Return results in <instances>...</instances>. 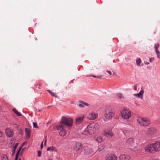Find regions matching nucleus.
<instances>
[{
    "label": "nucleus",
    "mask_w": 160,
    "mask_h": 160,
    "mask_svg": "<svg viewBox=\"0 0 160 160\" xmlns=\"http://www.w3.org/2000/svg\"><path fill=\"white\" fill-rule=\"evenodd\" d=\"M99 128V125L96 123H90L87 127L85 131L90 134H92L95 133Z\"/></svg>",
    "instance_id": "obj_1"
},
{
    "label": "nucleus",
    "mask_w": 160,
    "mask_h": 160,
    "mask_svg": "<svg viewBox=\"0 0 160 160\" xmlns=\"http://www.w3.org/2000/svg\"><path fill=\"white\" fill-rule=\"evenodd\" d=\"M105 117L108 119H110L115 115V112L114 109L111 107H109L107 108L105 111Z\"/></svg>",
    "instance_id": "obj_2"
},
{
    "label": "nucleus",
    "mask_w": 160,
    "mask_h": 160,
    "mask_svg": "<svg viewBox=\"0 0 160 160\" xmlns=\"http://www.w3.org/2000/svg\"><path fill=\"white\" fill-rule=\"evenodd\" d=\"M73 122V120L72 118L62 117L60 121L61 124H63L65 126L70 127L72 126Z\"/></svg>",
    "instance_id": "obj_3"
},
{
    "label": "nucleus",
    "mask_w": 160,
    "mask_h": 160,
    "mask_svg": "<svg viewBox=\"0 0 160 160\" xmlns=\"http://www.w3.org/2000/svg\"><path fill=\"white\" fill-rule=\"evenodd\" d=\"M137 122L141 126L146 127L150 123V121L147 118L138 117L137 119Z\"/></svg>",
    "instance_id": "obj_4"
},
{
    "label": "nucleus",
    "mask_w": 160,
    "mask_h": 160,
    "mask_svg": "<svg viewBox=\"0 0 160 160\" xmlns=\"http://www.w3.org/2000/svg\"><path fill=\"white\" fill-rule=\"evenodd\" d=\"M121 114L122 118L126 119H129L131 116V112L128 109L126 108L122 110Z\"/></svg>",
    "instance_id": "obj_5"
},
{
    "label": "nucleus",
    "mask_w": 160,
    "mask_h": 160,
    "mask_svg": "<svg viewBox=\"0 0 160 160\" xmlns=\"http://www.w3.org/2000/svg\"><path fill=\"white\" fill-rule=\"evenodd\" d=\"M154 149V143L148 145L145 148V151L147 152L153 153L155 152Z\"/></svg>",
    "instance_id": "obj_6"
},
{
    "label": "nucleus",
    "mask_w": 160,
    "mask_h": 160,
    "mask_svg": "<svg viewBox=\"0 0 160 160\" xmlns=\"http://www.w3.org/2000/svg\"><path fill=\"white\" fill-rule=\"evenodd\" d=\"M82 145L80 142H77L73 146V149L76 152L78 151L82 148Z\"/></svg>",
    "instance_id": "obj_7"
},
{
    "label": "nucleus",
    "mask_w": 160,
    "mask_h": 160,
    "mask_svg": "<svg viewBox=\"0 0 160 160\" xmlns=\"http://www.w3.org/2000/svg\"><path fill=\"white\" fill-rule=\"evenodd\" d=\"M98 117V114L95 112L90 113L88 117V118L90 120H95Z\"/></svg>",
    "instance_id": "obj_8"
},
{
    "label": "nucleus",
    "mask_w": 160,
    "mask_h": 160,
    "mask_svg": "<svg viewBox=\"0 0 160 160\" xmlns=\"http://www.w3.org/2000/svg\"><path fill=\"white\" fill-rule=\"evenodd\" d=\"M104 135L108 138H112L114 134L112 130H109L106 131L104 132Z\"/></svg>",
    "instance_id": "obj_9"
},
{
    "label": "nucleus",
    "mask_w": 160,
    "mask_h": 160,
    "mask_svg": "<svg viewBox=\"0 0 160 160\" xmlns=\"http://www.w3.org/2000/svg\"><path fill=\"white\" fill-rule=\"evenodd\" d=\"M116 156L112 154L108 155L106 157V160H117Z\"/></svg>",
    "instance_id": "obj_10"
},
{
    "label": "nucleus",
    "mask_w": 160,
    "mask_h": 160,
    "mask_svg": "<svg viewBox=\"0 0 160 160\" xmlns=\"http://www.w3.org/2000/svg\"><path fill=\"white\" fill-rule=\"evenodd\" d=\"M5 132L8 137H12L13 136V131L9 128H7L6 129Z\"/></svg>",
    "instance_id": "obj_11"
},
{
    "label": "nucleus",
    "mask_w": 160,
    "mask_h": 160,
    "mask_svg": "<svg viewBox=\"0 0 160 160\" xmlns=\"http://www.w3.org/2000/svg\"><path fill=\"white\" fill-rule=\"evenodd\" d=\"M25 135L26 138L27 139L30 138L31 136V131L28 128H25Z\"/></svg>",
    "instance_id": "obj_12"
},
{
    "label": "nucleus",
    "mask_w": 160,
    "mask_h": 160,
    "mask_svg": "<svg viewBox=\"0 0 160 160\" xmlns=\"http://www.w3.org/2000/svg\"><path fill=\"white\" fill-rule=\"evenodd\" d=\"M84 118V116H82L76 118V123L77 124H80L82 122Z\"/></svg>",
    "instance_id": "obj_13"
},
{
    "label": "nucleus",
    "mask_w": 160,
    "mask_h": 160,
    "mask_svg": "<svg viewBox=\"0 0 160 160\" xmlns=\"http://www.w3.org/2000/svg\"><path fill=\"white\" fill-rule=\"evenodd\" d=\"M155 152L160 151V142H155L154 143Z\"/></svg>",
    "instance_id": "obj_14"
},
{
    "label": "nucleus",
    "mask_w": 160,
    "mask_h": 160,
    "mask_svg": "<svg viewBox=\"0 0 160 160\" xmlns=\"http://www.w3.org/2000/svg\"><path fill=\"white\" fill-rule=\"evenodd\" d=\"M156 132V129L154 128H151L148 129L147 133L148 134L152 135Z\"/></svg>",
    "instance_id": "obj_15"
},
{
    "label": "nucleus",
    "mask_w": 160,
    "mask_h": 160,
    "mask_svg": "<svg viewBox=\"0 0 160 160\" xmlns=\"http://www.w3.org/2000/svg\"><path fill=\"white\" fill-rule=\"evenodd\" d=\"M130 157L128 155L122 154L119 157V160H129Z\"/></svg>",
    "instance_id": "obj_16"
},
{
    "label": "nucleus",
    "mask_w": 160,
    "mask_h": 160,
    "mask_svg": "<svg viewBox=\"0 0 160 160\" xmlns=\"http://www.w3.org/2000/svg\"><path fill=\"white\" fill-rule=\"evenodd\" d=\"M126 143L127 144L132 146L134 144V140L133 138H129L127 139Z\"/></svg>",
    "instance_id": "obj_17"
},
{
    "label": "nucleus",
    "mask_w": 160,
    "mask_h": 160,
    "mask_svg": "<svg viewBox=\"0 0 160 160\" xmlns=\"http://www.w3.org/2000/svg\"><path fill=\"white\" fill-rule=\"evenodd\" d=\"M60 124L59 125H56V128L58 130H62L64 129L65 128V125L63 124Z\"/></svg>",
    "instance_id": "obj_18"
},
{
    "label": "nucleus",
    "mask_w": 160,
    "mask_h": 160,
    "mask_svg": "<svg viewBox=\"0 0 160 160\" xmlns=\"http://www.w3.org/2000/svg\"><path fill=\"white\" fill-rule=\"evenodd\" d=\"M144 93V91L143 90H141L140 92L138 94H134V95L136 97L142 98V95Z\"/></svg>",
    "instance_id": "obj_19"
},
{
    "label": "nucleus",
    "mask_w": 160,
    "mask_h": 160,
    "mask_svg": "<svg viewBox=\"0 0 160 160\" xmlns=\"http://www.w3.org/2000/svg\"><path fill=\"white\" fill-rule=\"evenodd\" d=\"M47 151H54L57 152V150L53 147H50L48 148Z\"/></svg>",
    "instance_id": "obj_20"
},
{
    "label": "nucleus",
    "mask_w": 160,
    "mask_h": 160,
    "mask_svg": "<svg viewBox=\"0 0 160 160\" xmlns=\"http://www.w3.org/2000/svg\"><path fill=\"white\" fill-rule=\"evenodd\" d=\"M95 139L96 141L98 142H101L102 141V138L100 137H96L95 138Z\"/></svg>",
    "instance_id": "obj_21"
},
{
    "label": "nucleus",
    "mask_w": 160,
    "mask_h": 160,
    "mask_svg": "<svg viewBox=\"0 0 160 160\" xmlns=\"http://www.w3.org/2000/svg\"><path fill=\"white\" fill-rule=\"evenodd\" d=\"M12 111L14 112L18 116H21L22 115L19 112H18V111H17L16 109L15 108H13L12 109Z\"/></svg>",
    "instance_id": "obj_22"
},
{
    "label": "nucleus",
    "mask_w": 160,
    "mask_h": 160,
    "mask_svg": "<svg viewBox=\"0 0 160 160\" xmlns=\"http://www.w3.org/2000/svg\"><path fill=\"white\" fill-rule=\"evenodd\" d=\"M59 134L61 136H64L66 134V131L65 130H61L59 132Z\"/></svg>",
    "instance_id": "obj_23"
},
{
    "label": "nucleus",
    "mask_w": 160,
    "mask_h": 160,
    "mask_svg": "<svg viewBox=\"0 0 160 160\" xmlns=\"http://www.w3.org/2000/svg\"><path fill=\"white\" fill-rule=\"evenodd\" d=\"M159 47V44L157 43L155 45L154 48L155 50V52H158V48Z\"/></svg>",
    "instance_id": "obj_24"
},
{
    "label": "nucleus",
    "mask_w": 160,
    "mask_h": 160,
    "mask_svg": "<svg viewBox=\"0 0 160 160\" xmlns=\"http://www.w3.org/2000/svg\"><path fill=\"white\" fill-rule=\"evenodd\" d=\"M2 160H8V157L6 155L3 154L2 155Z\"/></svg>",
    "instance_id": "obj_25"
},
{
    "label": "nucleus",
    "mask_w": 160,
    "mask_h": 160,
    "mask_svg": "<svg viewBox=\"0 0 160 160\" xmlns=\"http://www.w3.org/2000/svg\"><path fill=\"white\" fill-rule=\"evenodd\" d=\"M141 59L140 58H138L136 60V63L139 66V64L141 63Z\"/></svg>",
    "instance_id": "obj_26"
},
{
    "label": "nucleus",
    "mask_w": 160,
    "mask_h": 160,
    "mask_svg": "<svg viewBox=\"0 0 160 160\" xmlns=\"http://www.w3.org/2000/svg\"><path fill=\"white\" fill-rule=\"evenodd\" d=\"M117 95L118 96V97L119 98H120V99L124 98V97H123L122 95V93H117Z\"/></svg>",
    "instance_id": "obj_27"
},
{
    "label": "nucleus",
    "mask_w": 160,
    "mask_h": 160,
    "mask_svg": "<svg viewBox=\"0 0 160 160\" xmlns=\"http://www.w3.org/2000/svg\"><path fill=\"white\" fill-rule=\"evenodd\" d=\"M82 104H80L79 105V106L80 107H83L84 106L83 105H88V104L87 103H86L85 102H82Z\"/></svg>",
    "instance_id": "obj_28"
},
{
    "label": "nucleus",
    "mask_w": 160,
    "mask_h": 160,
    "mask_svg": "<svg viewBox=\"0 0 160 160\" xmlns=\"http://www.w3.org/2000/svg\"><path fill=\"white\" fill-rule=\"evenodd\" d=\"M113 72L112 71V72H111L110 71H108L107 72V73H109L110 75H111L112 73H113V75H116V74H115L114 72Z\"/></svg>",
    "instance_id": "obj_29"
},
{
    "label": "nucleus",
    "mask_w": 160,
    "mask_h": 160,
    "mask_svg": "<svg viewBox=\"0 0 160 160\" xmlns=\"http://www.w3.org/2000/svg\"><path fill=\"white\" fill-rule=\"evenodd\" d=\"M91 76H92V77H93V78H100V79H101L102 78V76H95V75H94Z\"/></svg>",
    "instance_id": "obj_30"
},
{
    "label": "nucleus",
    "mask_w": 160,
    "mask_h": 160,
    "mask_svg": "<svg viewBox=\"0 0 160 160\" xmlns=\"http://www.w3.org/2000/svg\"><path fill=\"white\" fill-rule=\"evenodd\" d=\"M158 58H160V52L158 51V52H155Z\"/></svg>",
    "instance_id": "obj_31"
},
{
    "label": "nucleus",
    "mask_w": 160,
    "mask_h": 160,
    "mask_svg": "<svg viewBox=\"0 0 160 160\" xmlns=\"http://www.w3.org/2000/svg\"><path fill=\"white\" fill-rule=\"evenodd\" d=\"M33 127L34 128H38V126H37V123H36L33 122Z\"/></svg>",
    "instance_id": "obj_32"
},
{
    "label": "nucleus",
    "mask_w": 160,
    "mask_h": 160,
    "mask_svg": "<svg viewBox=\"0 0 160 160\" xmlns=\"http://www.w3.org/2000/svg\"><path fill=\"white\" fill-rule=\"evenodd\" d=\"M21 148H20L18 150V152H17L16 153V155L18 156V155L20 153V152L21 150Z\"/></svg>",
    "instance_id": "obj_33"
},
{
    "label": "nucleus",
    "mask_w": 160,
    "mask_h": 160,
    "mask_svg": "<svg viewBox=\"0 0 160 160\" xmlns=\"http://www.w3.org/2000/svg\"><path fill=\"white\" fill-rule=\"evenodd\" d=\"M104 148V146H102V148H99L98 149V151L99 152H100L102 149H103Z\"/></svg>",
    "instance_id": "obj_34"
},
{
    "label": "nucleus",
    "mask_w": 160,
    "mask_h": 160,
    "mask_svg": "<svg viewBox=\"0 0 160 160\" xmlns=\"http://www.w3.org/2000/svg\"><path fill=\"white\" fill-rule=\"evenodd\" d=\"M38 157H40L41 155V152L40 151H38Z\"/></svg>",
    "instance_id": "obj_35"
},
{
    "label": "nucleus",
    "mask_w": 160,
    "mask_h": 160,
    "mask_svg": "<svg viewBox=\"0 0 160 160\" xmlns=\"http://www.w3.org/2000/svg\"><path fill=\"white\" fill-rule=\"evenodd\" d=\"M18 143H16V144H15V145L13 149H15V150H16V148H17V146H18Z\"/></svg>",
    "instance_id": "obj_36"
},
{
    "label": "nucleus",
    "mask_w": 160,
    "mask_h": 160,
    "mask_svg": "<svg viewBox=\"0 0 160 160\" xmlns=\"http://www.w3.org/2000/svg\"><path fill=\"white\" fill-rule=\"evenodd\" d=\"M15 149H13L12 151V156L14 155L15 154Z\"/></svg>",
    "instance_id": "obj_37"
},
{
    "label": "nucleus",
    "mask_w": 160,
    "mask_h": 160,
    "mask_svg": "<svg viewBox=\"0 0 160 160\" xmlns=\"http://www.w3.org/2000/svg\"><path fill=\"white\" fill-rule=\"evenodd\" d=\"M27 142H24L22 144V146H21V148H22L23 147V146H24V145H25L26 144H27Z\"/></svg>",
    "instance_id": "obj_38"
},
{
    "label": "nucleus",
    "mask_w": 160,
    "mask_h": 160,
    "mask_svg": "<svg viewBox=\"0 0 160 160\" xmlns=\"http://www.w3.org/2000/svg\"><path fill=\"white\" fill-rule=\"evenodd\" d=\"M51 94L52 96H53L54 97H57V96L56 95H55V94L54 93H53V92H52V93H51Z\"/></svg>",
    "instance_id": "obj_39"
},
{
    "label": "nucleus",
    "mask_w": 160,
    "mask_h": 160,
    "mask_svg": "<svg viewBox=\"0 0 160 160\" xmlns=\"http://www.w3.org/2000/svg\"><path fill=\"white\" fill-rule=\"evenodd\" d=\"M3 133L2 132L0 131V138L2 136Z\"/></svg>",
    "instance_id": "obj_40"
},
{
    "label": "nucleus",
    "mask_w": 160,
    "mask_h": 160,
    "mask_svg": "<svg viewBox=\"0 0 160 160\" xmlns=\"http://www.w3.org/2000/svg\"><path fill=\"white\" fill-rule=\"evenodd\" d=\"M134 89L135 90H137V86L135 85L134 86Z\"/></svg>",
    "instance_id": "obj_41"
},
{
    "label": "nucleus",
    "mask_w": 160,
    "mask_h": 160,
    "mask_svg": "<svg viewBox=\"0 0 160 160\" xmlns=\"http://www.w3.org/2000/svg\"><path fill=\"white\" fill-rule=\"evenodd\" d=\"M18 156L16 155V157L15 160H18Z\"/></svg>",
    "instance_id": "obj_42"
},
{
    "label": "nucleus",
    "mask_w": 160,
    "mask_h": 160,
    "mask_svg": "<svg viewBox=\"0 0 160 160\" xmlns=\"http://www.w3.org/2000/svg\"><path fill=\"white\" fill-rule=\"evenodd\" d=\"M43 147V142H42V144L41 146V149H42Z\"/></svg>",
    "instance_id": "obj_43"
},
{
    "label": "nucleus",
    "mask_w": 160,
    "mask_h": 160,
    "mask_svg": "<svg viewBox=\"0 0 160 160\" xmlns=\"http://www.w3.org/2000/svg\"><path fill=\"white\" fill-rule=\"evenodd\" d=\"M47 91L51 94L52 93V92L49 90H47Z\"/></svg>",
    "instance_id": "obj_44"
},
{
    "label": "nucleus",
    "mask_w": 160,
    "mask_h": 160,
    "mask_svg": "<svg viewBox=\"0 0 160 160\" xmlns=\"http://www.w3.org/2000/svg\"><path fill=\"white\" fill-rule=\"evenodd\" d=\"M46 142H47V140H45V142H44V146H46Z\"/></svg>",
    "instance_id": "obj_45"
},
{
    "label": "nucleus",
    "mask_w": 160,
    "mask_h": 160,
    "mask_svg": "<svg viewBox=\"0 0 160 160\" xmlns=\"http://www.w3.org/2000/svg\"><path fill=\"white\" fill-rule=\"evenodd\" d=\"M153 60V59H152V60ZM149 60H150V62H152V58H150V59H149Z\"/></svg>",
    "instance_id": "obj_46"
},
{
    "label": "nucleus",
    "mask_w": 160,
    "mask_h": 160,
    "mask_svg": "<svg viewBox=\"0 0 160 160\" xmlns=\"http://www.w3.org/2000/svg\"><path fill=\"white\" fill-rule=\"evenodd\" d=\"M145 64L147 65H148L149 64V63L147 62H145Z\"/></svg>",
    "instance_id": "obj_47"
},
{
    "label": "nucleus",
    "mask_w": 160,
    "mask_h": 160,
    "mask_svg": "<svg viewBox=\"0 0 160 160\" xmlns=\"http://www.w3.org/2000/svg\"><path fill=\"white\" fill-rule=\"evenodd\" d=\"M2 109V107H1L0 106V110H1Z\"/></svg>",
    "instance_id": "obj_48"
},
{
    "label": "nucleus",
    "mask_w": 160,
    "mask_h": 160,
    "mask_svg": "<svg viewBox=\"0 0 160 160\" xmlns=\"http://www.w3.org/2000/svg\"><path fill=\"white\" fill-rule=\"evenodd\" d=\"M48 160H52L51 159H48Z\"/></svg>",
    "instance_id": "obj_49"
},
{
    "label": "nucleus",
    "mask_w": 160,
    "mask_h": 160,
    "mask_svg": "<svg viewBox=\"0 0 160 160\" xmlns=\"http://www.w3.org/2000/svg\"><path fill=\"white\" fill-rule=\"evenodd\" d=\"M19 160H21V159L20 158Z\"/></svg>",
    "instance_id": "obj_50"
},
{
    "label": "nucleus",
    "mask_w": 160,
    "mask_h": 160,
    "mask_svg": "<svg viewBox=\"0 0 160 160\" xmlns=\"http://www.w3.org/2000/svg\"><path fill=\"white\" fill-rule=\"evenodd\" d=\"M24 148H23V150H22V151H23V150H24Z\"/></svg>",
    "instance_id": "obj_51"
},
{
    "label": "nucleus",
    "mask_w": 160,
    "mask_h": 160,
    "mask_svg": "<svg viewBox=\"0 0 160 160\" xmlns=\"http://www.w3.org/2000/svg\"><path fill=\"white\" fill-rule=\"evenodd\" d=\"M24 148H23V150H22V151H23V150H24Z\"/></svg>",
    "instance_id": "obj_52"
},
{
    "label": "nucleus",
    "mask_w": 160,
    "mask_h": 160,
    "mask_svg": "<svg viewBox=\"0 0 160 160\" xmlns=\"http://www.w3.org/2000/svg\"><path fill=\"white\" fill-rule=\"evenodd\" d=\"M24 148H23V150H22V151H23V150H24Z\"/></svg>",
    "instance_id": "obj_53"
},
{
    "label": "nucleus",
    "mask_w": 160,
    "mask_h": 160,
    "mask_svg": "<svg viewBox=\"0 0 160 160\" xmlns=\"http://www.w3.org/2000/svg\"><path fill=\"white\" fill-rule=\"evenodd\" d=\"M40 111H40V110H39V112H40Z\"/></svg>",
    "instance_id": "obj_54"
}]
</instances>
